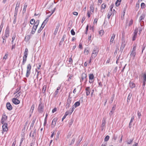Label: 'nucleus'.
<instances>
[{
    "label": "nucleus",
    "mask_w": 146,
    "mask_h": 146,
    "mask_svg": "<svg viewBox=\"0 0 146 146\" xmlns=\"http://www.w3.org/2000/svg\"><path fill=\"white\" fill-rule=\"evenodd\" d=\"M20 4V2H17L16 3V7H19Z\"/></svg>",
    "instance_id": "obj_61"
},
{
    "label": "nucleus",
    "mask_w": 146,
    "mask_h": 146,
    "mask_svg": "<svg viewBox=\"0 0 146 146\" xmlns=\"http://www.w3.org/2000/svg\"><path fill=\"white\" fill-rule=\"evenodd\" d=\"M131 96H132V94L131 93H130L128 95L127 99H128L129 100H130Z\"/></svg>",
    "instance_id": "obj_58"
},
{
    "label": "nucleus",
    "mask_w": 146,
    "mask_h": 146,
    "mask_svg": "<svg viewBox=\"0 0 146 146\" xmlns=\"http://www.w3.org/2000/svg\"><path fill=\"white\" fill-rule=\"evenodd\" d=\"M31 66L30 64H28L27 66V72L26 74V76L27 77H28L29 76L31 70Z\"/></svg>",
    "instance_id": "obj_5"
},
{
    "label": "nucleus",
    "mask_w": 146,
    "mask_h": 146,
    "mask_svg": "<svg viewBox=\"0 0 146 146\" xmlns=\"http://www.w3.org/2000/svg\"><path fill=\"white\" fill-rule=\"evenodd\" d=\"M44 106L40 102V104L39 105L38 108V111L40 113H42L43 112L44 109Z\"/></svg>",
    "instance_id": "obj_7"
},
{
    "label": "nucleus",
    "mask_w": 146,
    "mask_h": 146,
    "mask_svg": "<svg viewBox=\"0 0 146 146\" xmlns=\"http://www.w3.org/2000/svg\"><path fill=\"white\" fill-rule=\"evenodd\" d=\"M7 117L6 115L5 114L3 115L2 117L1 121V123L2 124L5 123V122L7 120Z\"/></svg>",
    "instance_id": "obj_9"
},
{
    "label": "nucleus",
    "mask_w": 146,
    "mask_h": 146,
    "mask_svg": "<svg viewBox=\"0 0 146 146\" xmlns=\"http://www.w3.org/2000/svg\"><path fill=\"white\" fill-rule=\"evenodd\" d=\"M115 107H116V106L115 105L112 107V109L111 110L110 112L109 113V114L110 115H111L113 113V112L115 109Z\"/></svg>",
    "instance_id": "obj_20"
},
{
    "label": "nucleus",
    "mask_w": 146,
    "mask_h": 146,
    "mask_svg": "<svg viewBox=\"0 0 146 146\" xmlns=\"http://www.w3.org/2000/svg\"><path fill=\"white\" fill-rule=\"evenodd\" d=\"M35 143V141H32L30 144V146H33Z\"/></svg>",
    "instance_id": "obj_51"
},
{
    "label": "nucleus",
    "mask_w": 146,
    "mask_h": 146,
    "mask_svg": "<svg viewBox=\"0 0 146 146\" xmlns=\"http://www.w3.org/2000/svg\"><path fill=\"white\" fill-rule=\"evenodd\" d=\"M91 90L89 87H87L86 88L85 90L86 91V96H88L90 95Z\"/></svg>",
    "instance_id": "obj_14"
},
{
    "label": "nucleus",
    "mask_w": 146,
    "mask_h": 146,
    "mask_svg": "<svg viewBox=\"0 0 146 146\" xmlns=\"http://www.w3.org/2000/svg\"><path fill=\"white\" fill-rule=\"evenodd\" d=\"M44 27H43V26H42V25H41V27L39 28V29L38 30V33H40L41 32V30L43 29Z\"/></svg>",
    "instance_id": "obj_36"
},
{
    "label": "nucleus",
    "mask_w": 146,
    "mask_h": 146,
    "mask_svg": "<svg viewBox=\"0 0 146 146\" xmlns=\"http://www.w3.org/2000/svg\"><path fill=\"white\" fill-rule=\"evenodd\" d=\"M17 98H13L12 99V101L15 104L17 105L18 104L20 103V101L18 100V99H17Z\"/></svg>",
    "instance_id": "obj_13"
},
{
    "label": "nucleus",
    "mask_w": 146,
    "mask_h": 146,
    "mask_svg": "<svg viewBox=\"0 0 146 146\" xmlns=\"http://www.w3.org/2000/svg\"><path fill=\"white\" fill-rule=\"evenodd\" d=\"M48 17L47 18H46L44 21H43V23H42V26H43V27H44L46 24L47 23V22L48 21Z\"/></svg>",
    "instance_id": "obj_21"
},
{
    "label": "nucleus",
    "mask_w": 146,
    "mask_h": 146,
    "mask_svg": "<svg viewBox=\"0 0 146 146\" xmlns=\"http://www.w3.org/2000/svg\"><path fill=\"white\" fill-rule=\"evenodd\" d=\"M7 109L9 110H11L12 109V106L9 102H7L6 104Z\"/></svg>",
    "instance_id": "obj_16"
},
{
    "label": "nucleus",
    "mask_w": 146,
    "mask_h": 146,
    "mask_svg": "<svg viewBox=\"0 0 146 146\" xmlns=\"http://www.w3.org/2000/svg\"><path fill=\"white\" fill-rule=\"evenodd\" d=\"M129 86L131 88H133L135 87V84L132 82L129 83Z\"/></svg>",
    "instance_id": "obj_30"
},
{
    "label": "nucleus",
    "mask_w": 146,
    "mask_h": 146,
    "mask_svg": "<svg viewBox=\"0 0 146 146\" xmlns=\"http://www.w3.org/2000/svg\"><path fill=\"white\" fill-rule=\"evenodd\" d=\"M72 56L69 59V63H72Z\"/></svg>",
    "instance_id": "obj_54"
},
{
    "label": "nucleus",
    "mask_w": 146,
    "mask_h": 146,
    "mask_svg": "<svg viewBox=\"0 0 146 146\" xmlns=\"http://www.w3.org/2000/svg\"><path fill=\"white\" fill-rule=\"evenodd\" d=\"M141 7L142 9L145 8V4L143 3H142L141 4Z\"/></svg>",
    "instance_id": "obj_42"
},
{
    "label": "nucleus",
    "mask_w": 146,
    "mask_h": 146,
    "mask_svg": "<svg viewBox=\"0 0 146 146\" xmlns=\"http://www.w3.org/2000/svg\"><path fill=\"white\" fill-rule=\"evenodd\" d=\"M143 85L145 86V82L146 81V74H145L143 75Z\"/></svg>",
    "instance_id": "obj_22"
},
{
    "label": "nucleus",
    "mask_w": 146,
    "mask_h": 146,
    "mask_svg": "<svg viewBox=\"0 0 146 146\" xmlns=\"http://www.w3.org/2000/svg\"><path fill=\"white\" fill-rule=\"evenodd\" d=\"M58 28H57V27H56V28L55 29V30L54 32V34L55 35H56V34L57 32L58 31Z\"/></svg>",
    "instance_id": "obj_64"
},
{
    "label": "nucleus",
    "mask_w": 146,
    "mask_h": 146,
    "mask_svg": "<svg viewBox=\"0 0 146 146\" xmlns=\"http://www.w3.org/2000/svg\"><path fill=\"white\" fill-rule=\"evenodd\" d=\"M110 137L108 135H107L104 138V141H108Z\"/></svg>",
    "instance_id": "obj_38"
},
{
    "label": "nucleus",
    "mask_w": 146,
    "mask_h": 146,
    "mask_svg": "<svg viewBox=\"0 0 146 146\" xmlns=\"http://www.w3.org/2000/svg\"><path fill=\"white\" fill-rule=\"evenodd\" d=\"M90 11H91L92 12H94V7L93 5H91L90 7Z\"/></svg>",
    "instance_id": "obj_33"
},
{
    "label": "nucleus",
    "mask_w": 146,
    "mask_h": 146,
    "mask_svg": "<svg viewBox=\"0 0 146 146\" xmlns=\"http://www.w3.org/2000/svg\"><path fill=\"white\" fill-rule=\"evenodd\" d=\"M133 141V139H130L127 141V143L128 144H131Z\"/></svg>",
    "instance_id": "obj_43"
},
{
    "label": "nucleus",
    "mask_w": 146,
    "mask_h": 146,
    "mask_svg": "<svg viewBox=\"0 0 146 146\" xmlns=\"http://www.w3.org/2000/svg\"><path fill=\"white\" fill-rule=\"evenodd\" d=\"M22 93L21 92H19L18 93H17V94H16V95L15 96V97L17 98H20V96L22 94Z\"/></svg>",
    "instance_id": "obj_29"
},
{
    "label": "nucleus",
    "mask_w": 146,
    "mask_h": 146,
    "mask_svg": "<svg viewBox=\"0 0 146 146\" xmlns=\"http://www.w3.org/2000/svg\"><path fill=\"white\" fill-rule=\"evenodd\" d=\"M89 50L86 49H85L84 51V53L85 55H88L89 53Z\"/></svg>",
    "instance_id": "obj_41"
},
{
    "label": "nucleus",
    "mask_w": 146,
    "mask_h": 146,
    "mask_svg": "<svg viewBox=\"0 0 146 146\" xmlns=\"http://www.w3.org/2000/svg\"><path fill=\"white\" fill-rule=\"evenodd\" d=\"M145 17V15L144 14H142L140 17L139 21L140 22Z\"/></svg>",
    "instance_id": "obj_26"
},
{
    "label": "nucleus",
    "mask_w": 146,
    "mask_h": 146,
    "mask_svg": "<svg viewBox=\"0 0 146 146\" xmlns=\"http://www.w3.org/2000/svg\"><path fill=\"white\" fill-rule=\"evenodd\" d=\"M34 108H35V106L34 104H33L31 106V109L30 110V111H31L32 112H33V111L34 110Z\"/></svg>",
    "instance_id": "obj_48"
},
{
    "label": "nucleus",
    "mask_w": 146,
    "mask_h": 146,
    "mask_svg": "<svg viewBox=\"0 0 146 146\" xmlns=\"http://www.w3.org/2000/svg\"><path fill=\"white\" fill-rule=\"evenodd\" d=\"M65 37H66V35H63V37H62V38L61 41L60 42V43H61V42H63L64 41V39L65 38Z\"/></svg>",
    "instance_id": "obj_39"
},
{
    "label": "nucleus",
    "mask_w": 146,
    "mask_h": 146,
    "mask_svg": "<svg viewBox=\"0 0 146 146\" xmlns=\"http://www.w3.org/2000/svg\"><path fill=\"white\" fill-rule=\"evenodd\" d=\"M112 12H113L112 13V11H109V13L108 14V19H109L110 18V16L111 15H114V13L115 12V11L114 10V9H113V11Z\"/></svg>",
    "instance_id": "obj_17"
},
{
    "label": "nucleus",
    "mask_w": 146,
    "mask_h": 146,
    "mask_svg": "<svg viewBox=\"0 0 146 146\" xmlns=\"http://www.w3.org/2000/svg\"><path fill=\"white\" fill-rule=\"evenodd\" d=\"M15 35H14L13 36V37L12 38V40L11 41V43L12 44H13L14 41L15 40Z\"/></svg>",
    "instance_id": "obj_40"
},
{
    "label": "nucleus",
    "mask_w": 146,
    "mask_h": 146,
    "mask_svg": "<svg viewBox=\"0 0 146 146\" xmlns=\"http://www.w3.org/2000/svg\"><path fill=\"white\" fill-rule=\"evenodd\" d=\"M99 51L98 48L97 47H95L94 48L92 51L91 56V58L92 59L95 58L96 57L98 54Z\"/></svg>",
    "instance_id": "obj_2"
},
{
    "label": "nucleus",
    "mask_w": 146,
    "mask_h": 146,
    "mask_svg": "<svg viewBox=\"0 0 146 146\" xmlns=\"http://www.w3.org/2000/svg\"><path fill=\"white\" fill-rule=\"evenodd\" d=\"M24 140V138H22L21 139V141H20V145H19V146H21V144L22 143V142Z\"/></svg>",
    "instance_id": "obj_56"
},
{
    "label": "nucleus",
    "mask_w": 146,
    "mask_h": 146,
    "mask_svg": "<svg viewBox=\"0 0 146 146\" xmlns=\"http://www.w3.org/2000/svg\"><path fill=\"white\" fill-rule=\"evenodd\" d=\"M2 129L3 131L2 132V134H3L4 132H7L8 130V127L7 126V123H5L3 124Z\"/></svg>",
    "instance_id": "obj_6"
},
{
    "label": "nucleus",
    "mask_w": 146,
    "mask_h": 146,
    "mask_svg": "<svg viewBox=\"0 0 146 146\" xmlns=\"http://www.w3.org/2000/svg\"><path fill=\"white\" fill-rule=\"evenodd\" d=\"M137 115L138 117V118L139 119L140 118V116L141 115V114L139 111H137Z\"/></svg>",
    "instance_id": "obj_53"
},
{
    "label": "nucleus",
    "mask_w": 146,
    "mask_h": 146,
    "mask_svg": "<svg viewBox=\"0 0 146 146\" xmlns=\"http://www.w3.org/2000/svg\"><path fill=\"white\" fill-rule=\"evenodd\" d=\"M36 131V129H35L34 131H33V133H32V137H34V135L35 134Z\"/></svg>",
    "instance_id": "obj_63"
},
{
    "label": "nucleus",
    "mask_w": 146,
    "mask_h": 146,
    "mask_svg": "<svg viewBox=\"0 0 146 146\" xmlns=\"http://www.w3.org/2000/svg\"><path fill=\"white\" fill-rule=\"evenodd\" d=\"M136 45H134L133 49L131 50L130 56L131 58H132L133 59H134L136 55Z\"/></svg>",
    "instance_id": "obj_1"
},
{
    "label": "nucleus",
    "mask_w": 146,
    "mask_h": 146,
    "mask_svg": "<svg viewBox=\"0 0 146 146\" xmlns=\"http://www.w3.org/2000/svg\"><path fill=\"white\" fill-rule=\"evenodd\" d=\"M39 20H38L36 21V22L35 23L31 32L32 34H34L35 33L36 29H37L39 23Z\"/></svg>",
    "instance_id": "obj_3"
},
{
    "label": "nucleus",
    "mask_w": 146,
    "mask_h": 146,
    "mask_svg": "<svg viewBox=\"0 0 146 146\" xmlns=\"http://www.w3.org/2000/svg\"><path fill=\"white\" fill-rule=\"evenodd\" d=\"M106 119L105 118H104L102 120V123L101 125V126L102 127H104L106 123Z\"/></svg>",
    "instance_id": "obj_24"
},
{
    "label": "nucleus",
    "mask_w": 146,
    "mask_h": 146,
    "mask_svg": "<svg viewBox=\"0 0 146 146\" xmlns=\"http://www.w3.org/2000/svg\"><path fill=\"white\" fill-rule=\"evenodd\" d=\"M114 96H115L114 94H113L111 98L110 102L111 103H112L113 102Z\"/></svg>",
    "instance_id": "obj_47"
},
{
    "label": "nucleus",
    "mask_w": 146,
    "mask_h": 146,
    "mask_svg": "<svg viewBox=\"0 0 146 146\" xmlns=\"http://www.w3.org/2000/svg\"><path fill=\"white\" fill-rule=\"evenodd\" d=\"M28 50L27 48H26L25 49L24 52V57H27L28 55Z\"/></svg>",
    "instance_id": "obj_19"
},
{
    "label": "nucleus",
    "mask_w": 146,
    "mask_h": 146,
    "mask_svg": "<svg viewBox=\"0 0 146 146\" xmlns=\"http://www.w3.org/2000/svg\"><path fill=\"white\" fill-rule=\"evenodd\" d=\"M94 76L93 74H90L89 75V82L91 83L93 81L92 80L94 79Z\"/></svg>",
    "instance_id": "obj_15"
},
{
    "label": "nucleus",
    "mask_w": 146,
    "mask_h": 146,
    "mask_svg": "<svg viewBox=\"0 0 146 146\" xmlns=\"http://www.w3.org/2000/svg\"><path fill=\"white\" fill-rule=\"evenodd\" d=\"M57 108H54L52 111V113H54V112H56V111Z\"/></svg>",
    "instance_id": "obj_62"
},
{
    "label": "nucleus",
    "mask_w": 146,
    "mask_h": 146,
    "mask_svg": "<svg viewBox=\"0 0 146 146\" xmlns=\"http://www.w3.org/2000/svg\"><path fill=\"white\" fill-rule=\"evenodd\" d=\"M82 137H80V136L79 137L76 143L77 145H79L80 144L82 139Z\"/></svg>",
    "instance_id": "obj_27"
},
{
    "label": "nucleus",
    "mask_w": 146,
    "mask_h": 146,
    "mask_svg": "<svg viewBox=\"0 0 146 146\" xmlns=\"http://www.w3.org/2000/svg\"><path fill=\"white\" fill-rule=\"evenodd\" d=\"M60 134V132L59 131H58L57 132V134H56V140H57V139H58L59 137Z\"/></svg>",
    "instance_id": "obj_44"
},
{
    "label": "nucleus",
    "mask_w": 146,
    "mask_h": 146,
    "mask_svg": "<svg viewBox=\"0 0 146 146\" xmlns=\"http://www.w3.org/2000/svg\"><path fill=\"white\" fill-rule=\"evenodd\" d=\"M71 34L73 35H74L75 34V32L74 31V30L73 29L71 30Z\"/></svg>",
    "instance_id": "obj_52"
},
{
    "label": "nucleus",
    "mask_w": 146,
    "mask_h": 146,
    "mask_svg": "<svg viewBox=\"0 0 146 146\" xmlns=\"http://www.w3.org/2000/svg\"><path fill=\"white\" fill-rule=\"evenodd\" d=\"M9 28L8 27H7L6 29L5 34V37L6 38H7L9 36Z\"/></svg>",
    "instance_id": "obj_11"
},
{
    "label": "nucleus",
    "mask_w": 146,
    "mask_h": 146,
    "mask_svg": "<svg viewBox=\"0 0 146 146\" xmlns=\"http://www.w3.org/2000/svg\"><path fill=\"white\" fill-rule=\"evenodd\" d=\"M138 30V29H136L134 31L133 36L132 38V40L133 41H134L135 40L136 38L137 37Z\"/></svg>",
    "instance_id": "obj_12"
},
{
    "label": "nucleus",
    "mask_w": 146,
    "mask_h": 146,
    "mask_svg": "<svg viewBox=\"0 0 146 146\" xmlns=\"http://www.w3.org/2000/svg\"><path fill=\"white\" fill-rule=\"evenodd\" d=\"M106 4L103 3L102 5L101 9H104L106 7Z\"/></svg>",
    "instance_id": "obj_37"
},
{
    "label": "nucleus",
    "mask_w": 146,
    "mask_h": 146,
    "mask_svg": "<svg viewBox=\"0 0 146 146\" xmlns=\"http://www.w3.org/2000/svg\"><path fill=\"white\" fill-rule=\"evenodd\" d=\"M35 22V20L34 19H31L30 21V23L32 25H33Z\"/></svg>",
    "instance_id": "obj_46"
},
{
    "label": "nucleus",
    "mask_w": 146,
    "mask_h": 146,
    "mask_svg": "<svg viewBox=\"0 0 146 146\" xmlns=\"http://www.w3.org/2000/svg\"><path fill=\"white\" fill-rule=\"evenodd\" d=\"M75 140V138L74 137L72 139L71 143L70 144V145H71L72 144L74 143Z\"/></svg>",
    "instance_id": "obj_49"
},
{
    "label": "nucleus",
    "mask_w": 146,
    "mask_h": 146,
    "mask_svg": "<svg viewBox=\"0 0 146 146\" xmlns=\"http://www.w3.org/2000/svg\"><path fill=\"white\" fill-rule=\"evenodd\" d=\"M87 76L86 74L84 73H82L81 76V79L80 80V82H82L84 80L85 82H86L87 80L86 79Z\"/></svg>",
    "instance_id": "obj_8"
},
{
    "label": "nucleus",
    "mask_w": 146,
    "mask_h": 146,
    "mask_svg": "<svg viewBox=\"0 0 146 146\" xmlns=\"http://www.w3.org/2000/svg\"><path fill=\"white\" fill-rule=\"evenodd\" d=\"M133 20L132 19L130 21H129V26H130L131 25H132V24H133Z\"/></svg>",
    "instance_id": "obj_57"
},
{
    "label": "nucleus",
    "mask_w": 146,
    "mask_h": 146,
    "mask_svg": "<svg viewBox=\"0 0 146 146\" xmlns=\"http://www.w3.org/2000/svg\"><path fill=\"white\" fill-rule=\"evenodd\" d=\"M91 13V11H88L87 12V15L88 18H89L90 17V13Z\"/></svg>",
    "instance_id": "obj_55"
},
{
    "label": "nucleus",
    "mask_w": 146,
    "mask_h": 146,
    "mask_svg": "<svg viewBox=\"0 0 146 146\" xmlns=\"http://www.w3.org/2000/svg\"><path fill=\"white\" fill-rule=\"evenodd\" d=\"M121 44L120 47V49L123 50L126 44V42L125 39V36L123 35H122L121 38Z\"/></svg>",
    "instance_id": "obj_4"
},
{
    "label": "nucleus",
    "mask_w": 146,
    "mask_h": 146,
    "mask_svg": "<svg viewBox=\"0 0 146 146\" xmlns=\"http://www.w3.org/2000/svg\"><path fill=\"white\" fill-rule=\"evenodd\" d=\"M80 101L76 102L74 105V106L75 107V108H76V107L79 106L80 105Z\"/></svg>",
    "instance_id": "obj_28"
},
{
    "label": "nucleus",
    "mask_w": 146,
    "mask_h": 146,
    "mask_svg": "<svg viewBox=\"0 0 146 146\" xmlns=\"http://www.w3.org/2000/svg\"><path fill=\"white\" fill-rule=\"evenodd\" d=\"M75 108V107L74 106H72V109L70 110V114H71L72 112L73 111L74 109Z\"/></svg>",
    "instance_id": "obj_50"
},
{
    "label": "nucleus",
    "mask_w": 146,
    "mask_h": 146,
    "mask_svg": "<svg viewBox=\"0 0 146 146\" xmlns=\"http://www.w3.org/2000/svg\"><path fill=\"white\" fill-rule=\"evenodd\" d=\"M73 121H74V120L72 119H71L70 120V121L68 123L69 127H70L71 125H72V124L73 123Z\"/></svg>",
    "instance_id": "obj_34"
},
{
    "label": "nucleus",
    "mask_w": 146,
    "mask_h": 146,
    "mask_svg": "<svg viewBox=\"0 0 146 146\" xmlns=\"http://www.w3.org/2000/svg\"><path fill=\"white\" fill-rule=\"evenodd\" d=\"M115 36V34L113 33L112 34L110 40V44H112Z\"/></svg>",
    "instance_id": "obj_18"
},
{
    "label": "nucleus",
    "mask_w": 146,
    "mask_h": 146,
    "mask_svg": "<svg viewBox=\"0 0 146 146\" xmlns=\"http://www.w3.org/2000/svg\"><path fill=\"white\" fill-rule=\"evenodd\" d=\"M27 5L25 4L24 5V6L23 10V12H24L25 13L26 11V8H27Z\"/></svg>",
    "instance_id": "obj_45"
},
{
    "label": "nucleus",
    "mask_w": 146,
    "mask_h": 146,
    "mask_svg": "<svg viewBox=\"0 0 146 146\" xmlns=\"http://www.w3.org/2000/svg\"><path fill=\"white\" fill-rule=\"evenodd\" d=\"M19 7H16L15 10V12L16 14V13H17L18 11Z\"/></svg>",
    "instance_id": "obj_59"
},
{
    "label": "nucleus",
    "mask_w": 146,
    "mask_h": 146,
    "mask_svg": "<svg viewBox=\"0 0 146 146\" xmlns=\"http://www.w3.org/2000/svg\"><path fill=\"white\" fill-rule=\"evenodd\" d=\"M121 0H117L115 2V5L117 6L119 5Z\"/></svg>",
    "instance_id": "obj_31"
},
{
    "label": "nucleus",
    "mask_w": 146,
    "mask_h": 146,
    "mask_svg": "<svg viewBox=\"0 0 146 146\" xmlns=\"http://www.w3.org/2000/svg\"><path fill=\"white\" fill-rule=\"evenodd\" d=\"M57 118L56 117H55L53 119L51 125L52 127L53 128L56 125V123L57 120Z\"/></svg>",
    "instance_id": "obj_10"
},
{
    "label": "nucleus",
    "mask_w": 146,
    "mask_h": 146,
    "mask_svg": "<svg viewBox=\"0 0 146 146\" xmlns=\"http://www.w3.org/2000/svg\"><path fill=\"white\" fill-rule=\"evenodd\" d=\"M134 116H132L131 117L130 123H129V128H131V127L132 124H131V123L133 121L134 119Z\"/></svg>",
    "instance_id": "obj_25"
},
{
    "label": "nucleus",
    "mask_w": 146,
    "mask_h": 146,
    "mask_svg": "<svg viewBox=\"0 0 146 146\" xmlns=\"http://www.w3.org/2000/svg\"><path fill=\"white\" fill-rule=\"evenodd\" d=\"M99 33L100 35L102 36L104 34V30H101L99 31Z\"/></svg>",
    "instance_id": "obj_35"
},
{
    "label": "nucleus",
    "mask_w": 146,
    "mask_h": 146,
    "mask_svg": "<svg viewBox=\"0 0 146 146\" xmlns=\"http://www.w3.org/2000/svg\"><path fill=\"white\" fill-rule=\"evenodd\" d=\"M60 86L59 87H58L57 90H56L54 93V96L55 97L58 94V90H59L60 89Z\"/></svg>",
    "instance_id": "obj_23"
},
{
    "label": "nucleus",
    "mask_w": 146,
    "mask_h": 146,
    "mask_svg": "<svg viewBox=\"0 0 146 146\" xmlns=\"http://www.w3.org/2000/svg\"><path fill=\"white\" fill-rule=\"evenodd\" d=\"M20 88H17L16 89V91L14 92V94H16V93H17L20 90Z\"/></svg>",
    "instance_id": "obj_60"
},
{
    "label": "nucleus",
    "mask_w": 146,
    "mask_h": 146,
    "mask_svg": "<svg viewBox=\"0 0 146 146\" xmlns=\"http://www.w3.org/2000/svg\"><path fill=\"white\" fill-rule=\"evenodd\" d=\"M27 57H23V59L22 63L23 65H24L25 64V63L27 60Z\"/></svg>",
    "instance_id": "obj_32"
}]
</instances>
